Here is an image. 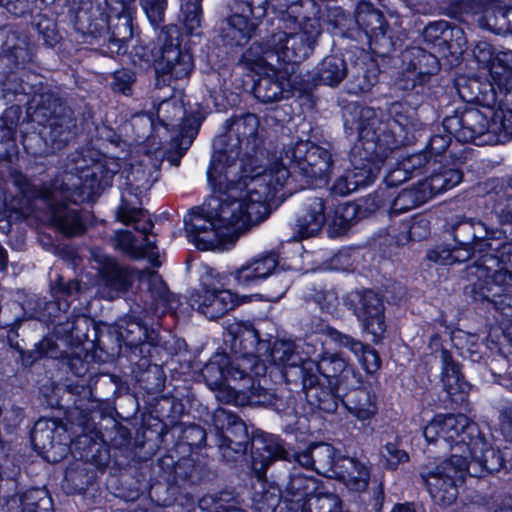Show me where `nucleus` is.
Returning a JSON list of instances; mask_svg holds the SVG:
<instances>
[{
	"label": "nucleus",
	"mask_w": 512,
	"mask_h": 512,
	"mask_svg": "<svg viewBox=\"0 0 512 512\" xmlns=\"http://www.w3.org/2000/svg\"><path fill=\"white\" fill-rule=\"evenodd\" d=\"M259 126L258 117L248 113L233 118L227 134L214 141L207 171L213 196L184 218L187 237L199 250L229 249L250 223L263 218L267 204L289 178L286 165L274 162L262 173L244 175L236 182L243 172L241 158L260 143Z\"/></svg>",
	"instance_id": "obj_1"
},
{
	"label": "nucleus",
	"mask_w": 512,
	"mask_h": 512,
	"mask_svg": "<svg viewBox=\"0 0 512 512\" xmlns=\"http://www.w3.org/2000/svg\"><path fill=\"white\" fill-rule=\"evenodd\" d=\"M423 435L428 443L451 450L449 459L422 472L430 495L439 504L450 505L455 501L456 483L466 474L480 477L484 472L500 471L505 465L500 451L464 415H438L424 427Z\"/></svg>",
	"instance_id": "obj_2"
},
{
	"label": "nucleus",
	"mask_w": 512,
	"mask_h": 512,
	"mask_svg": "<svg viewBox=\"0 0 512 512\" xmlns=\"http://www.w3.org/2000/svg\"><path fill=\"white\" fill-rule=\"evenodd\" d=\"M74 167L65 175V180L71 182L70 187L53 185L45 187L39 196L49 202L52 221L54 225L68 236L77 235L84 230L82 219L76 209L67 207L66 200H90L98 193L100 188L107 184L110 176L117 172V164L93 162L86 167L84 158L72 159Z\"/></svg>",
	"instance_id": "obj_3"
},
{
	"label": "nucleus",
	"mask_w": 512,
	"mask_h": 512,
	"mask_svg": "<svg viewBox=\"0 0 512 512\" xmlns=\"http://www.w3.org/2000/svg\"><path fill=\"white\" fill-rule=\"evenodd\" d=\"M319 33L316 21H309L297 32L279 31L274 33L265 45L255 44L254 46L263 48L261 53L263 59L278 64H297L310 55Z\"/></svg>",
	"instance_id": "obj_4"
},
{
	"label": "nucleus",
	"mask_w": 512,
	"mask_h": 512,
	"mask_svg": "<svg viewBox=\"0 0 512 512\" xmlns=\"http://www.w3.org/2000/svg\"><path fill=\"white\" fill-rule=\"evenodd\" d=\"M261 46H251L244 55L246 66L260 76L255 85V96L264 103L280 100L285 93H289L292 85L288 71L276 68L275 63L263 59Z\"/></svg>",
	"instance_id": "obj_5"
},
{
	"label": "nucleus",
	"mask_w": 512,
	"mask_h": 512,
	"mask_svg": "<svg viewBox=\"0 0 512 512\" xmlns=\"http://www.w3.org/2000/svg\"><path fill=\"white\" fill-rule=\"evenodd\" d=\"M468 280L472 283L475 300L495 301L505 287L512 283V273L496 256H479L467 268Z\"/></svg>",
	"instance_id": "obj_6"
},
{
	"label": "nucleus",
	"mask_w": 512,
	"mask_h": 512,
	"mask_svg": "<svg viewBox=\"0 0 512 512\" xmlns=\"http://www.w3.org/2000/svg\"><path fill=\"white\" fill-rule=\"evenodd\" d=\"M497 102L495 84H491V94L483 98L484 110L468 109L460 117L445 121V126L460 142H472L485 134H491V106Z\"/></svg>",
	"instance_id": "obj_7"
},
{
	"label": "nucleus",
	"mask_w": 512,
	"mask_h": 512,
	"mask_svg": "<svg viewBox=\"0 0 512 512\" xmlns=\"http://www.w3.org/2000/svg\"><path fill=\"white\" fill-rule=\"evenodd\" d=\"M345 304L352 309L364 332L372 335L373 341H379L385 331L384 305L372 291H354L346 296Z\"/></svg>",
	"instance_id": "obj_8"
},
{
	"label": "nucleus",
	"mask_w": 512,
	"mask_h": 512,
	"mask_svg": "<svg viewBox=\"0 0 512 512\" xmlns=\"http://www.w3.org/2000/svg\"><path fill=\"white\" fill-rule=\"evenodd\" d=\"M285 160L312 178L326 177L333 166L332 154L327 149L307 141H300L288 149Z\"/></svg>",
	"instance_id": "obj_9"
},
{
	"label": "nucleus",
	"mask_w": 512,
	"mask_h": 512,
	"mask_svg": "<svg viewBox=\"0 0 512 512\" xmlns=\"http://www.w3.org/2000/svg\"><path fill=\"white\" fill-rule=\"evenodd\" d=\"M309 375L320 374L332 389L348 388L360 383V375L348 360L340 353L323 351L313 366L308 370Z\"/></svg>",
	"instance_id": "obj_10"
},
{
	"label": "nucleus",
	"mask_w": 512,
	"mask_h": 512,
	"mask_svg": "<svg viewBox=\"0 0 512 512\" xmlns=\"http://www.w3.org/2000/svg\"><path fill=\"white\" fill-rule=\"evenodd\" d=\"M238 361L236 366L231 365L224 369L222 365L227 363L225 356L211 359L203 368L202 375L208 385L220 389L230 379H246L250 378V373L259 375L264 371V366L258 363L256 356L253 354L245 355Z\"/></svg>",
	"instance_id": "obj_11"
},
{
	"label": "nucleus",
	"mask_w": 512,
	"mask_h": 512,
	"mask_svg": "<svg viewBox=\"0 0 512 512\" xmlns=\"http://www.w3.org/2000/svg\"><path fill=\"white\" fill-rule=\"evenodd\" d=\"M240 304V299L232 291L216 284L204 285L191 296V306L209 319H216Z\"/></svg>",
	"instance_id": "obj_12"
},
{
	"label": "nucleus",
	"mask_w": 512,
	"mask_h": 512,
	"mask_svg": "<svg viewBox=\"0 0 512 512\" xmlns=\"http://www.w3.org/2000/svg\"><path fill=\"white\" fill-rule=\"evenodd\" d=\"M359 149L360 147L356 145L352 151L351 163L353 169L347 171L345 175L338 178L334 183L332 190L335 194L345 196L359 187L367 186L379 173L380 162L357 157V153L361 156V153L358 151Z\"/></svg>",
	"instance_id": "obj_13"
},
{
	"label": "nucleus",
	"mask_w": 512,
	"mask_h": 512,
	"mask_svg": "<svg viewBox=\"0 0 512 512\" xmlns=\"http://www.w3.org/2000/svg\"><path fill=\"white\" fill-rule=\"evenodd\" d=\"M497 102L491 106V134L496 141L504 142L512 137V91L509 81L502 82L493 74Z\"/></svg>",
	"instance_id": "obj_14"
},
{
	"label": "nucleus",
	"mask_w": 512,
	"mask_h": 512,
	"mask_svg": "<svg viewBox=\"0 0 512 512\" xmlns=\"http://www.w3.org/2000/svg\"><path fill=\"white\" fill-rule=\"evenodd\" d=\"M99 282L97 293L105 299L113 300L128 289L132 282L131 273L118 266L114 259L108 256H97Z\"/></svg>",
	"instance_id": "obj_15"
},
{
	"label": "nucleus",
	"mask_w": 512,
	"mask_h": 512,
	"mask_svg": "<svg viewBox=\"0 0 512 512\" xmlns=\"http://www.w3.org/2000/svg\"><path fill=\"white\" fill-rule=\"evenodd\" d=\"M241 14H234L228 20L226 36L236 45H242L251 37L256 27L255 21L265 17L267 0H250L244 4Z\"/></svg>",
	"instance_id": "obj_16"
},
{
	"label": "nucleus",
	"mask_w": 512,
	"mask_h": 512,
	"mask_svg": "<svg viewBox=\"0 0 512 512\" xmlns=\"http://www.w3.org/2000/svg\"><path fill=\"white\" fill-rule=\"evenodd\" d=\"M278 265V256L273 253L258 255L242 266L234 274L237 284L243 288H253L273 274Z\"/></svg>",
	"instance_id": "obj_17"
},
{
	"label": "nucleus",
	"mask_w": 512,
	"mask_h": 512,
	"mask_svg": "<svg viewBox=\"0 0 512 512\" xmlns=\"http://www.w3.org/2000/svg\"><path fill=\"white\" fill-rule=\"evenodd\" d=\"M496 233L495 229H489L481 221L465 220L455 227L454 239L459 242L461 249H467L470 256H475L476 253H484L486 242L493 239Z\"/></svg>",
	"instance_id": "obj_18"
},
{
	"label": "nucleus",
	"mask_w": 512,
	"mask_h": 512,
	"mask_svg": "<svg viewBox=\"0 0 512 512\" xmlns=\"http://www.w3.org/2000/svg\"><path fill=\"white\" fill-rule=\"evenodd\" d=\"M296 345L289 340H277L270 353L271 361L276 365L296 367L301 365L302 380L304 387H313L318 383L319 377L316 374L309 375L308 370L313 366V361L302 358Z\"/></svg>",
	"instance_id": "obj_19"
},
{
	"label": "nucleus",
	"mask_w": 512,
	"mask_h": 512,
	"mask_svg": "<svg viewBox=\"0 0 512 512\" xmlns=\"http://www.w3.org/2000/svg\"><path fill=\"white\" fill-rule=\"evenodd\" d=\"M335 478H338L351 491H364L370 479V469L365 461L354 457H341L338 460V466Z\"/></svg>",
	"instance_id": "obj_20"
},
{
	"label": "nucleus",
	"mask_w": 512,
	"mask_h": 512,
	"mask_svg": "<svg viewBox=\"0 0 512 512\" xmlns=\"http://www.w3.org/2000/svg\"><path fill=\"white\" fill-rule=\"evenodd\" d=\"M327 334L333 342L348 348L357 357L366 373L374 374L380 369L381 359L374 349L332 328L327 329Z\"/></svg>",
	"instance_id": "obj_21"
},
{
	"label": "nucleus",
	"mask_w": 512,
	"mask_h": 512,
	"mask_svg": "<svg viewBox=\"0 0 512 512\" xmlns=\"http://www.w3.org/2000/svg\"><path fill=\"white\" fill-rule=\"evenodd\" d=\"M326 221H329V216H326L323 200L311 198L302 205L296 218V227L301 238H306L316 235Z\"/></svg>",
	"instance_id": "obj_22"
},
{
	"label": "nucleus",
	"mask_w": 512,
	"mask_h": 512,
	"mask_svg": "<svg viewBox=\"0 0 512 512\" xmlns=\"http://www.w3.org/2000/svg\"><path fill=\"white\" fill-rule=\"evenodd\" d=\"M319 490L318 481L302 474H293L285 486L282 497L291 504L290 509L306 510V502L310 495Z\"/></svg>",
	"instance_id": "obj_23"
},
{
	"label": "nucleus",
	"mask_w": 512,
	"mask_h": 512,
	"mask_svg": "<svg viewBox=\"0 0 512 512\" xmlns=\"http://www.w3.org/2000/svg\"><path fill=\"white\" fill-rule=\"evenodd\" d=\"M253 446L256 451L253 455V465L261 472H264L276 459L291 461L290 454L283 448L279 439L273 435L256 438L253 441Z\"/></svg>",
	"instance_id": "obj_24"
},
{
	"label": "nucleus",
	"mask_w": 512,
	"mask_h": 512,
	"mask_svg": "<svg viewBox=\"0 0 512 512\" xmlns=\"http://www.w3.org/2000/svg\"><path fill=\"white\" fill-rule=\"evenodd\" d=\"M348 412L359 421L371 419L377 413V397L366 388L350 391L344 400Z\"/></svg>",
	"instance_id": "obj_25"
},
{
	"label": "nucleus",
	"mask_w": 512,
	"mask_h": 512,
	"mask_svg": "<svg viewBox=\"0 0 512 512\" xmlns=\"http://www.w3.org/2000/svg\"><path fill=\"white\" fill-rule=\"evenodd\" d=\"M162 70L177 79L187 77L193 69V58L188 51H182L177 46H167L162 50Z\"/></svg>",
	"instance_id": "obj_26"
},
{
	"label": "nucleus",
	"mask_w": 512,
	"mask_h": 512,
	"mask_svg": "<svg viewBox=\"0 0 512 512\" xmlns=\"http://www.w3.org/2000/svg\"><path fill=\"white\" fill-rule=\"evenodd\" d=\"M65 429L61 425H57L55 421L40 420L36 423L32 433L31 440L35 447L49 451V449L57 448L60 455L67 452L66 443L55 442V434L64 433Z\"/></svg>",
	"instance_id": "obj_27"
},
{
	"label": "nucleus",
	"mask_w": 512,
	"mask_h": 512,
	"mask_svg": "<svg viewBox=\"0 0 512 512\" xmlns=\"http://www.w3.org/2000/svg\"><path fill=\"white\" fill-rule=\"evenodd\" d=\"M147 164L133 165L126 176L127 185L130 186L129 192L135 196L142 194L150 189L157 179V163L150 156Z\"/></svg>",
	"instance_id": "obj_28"
},
{
	"label": "nucleus",
	"mask_w": 512,
	"mask_h": 512,
	"mask_svg": "<svg viewBox=\"0 0 512 512\" xmlns=\"http://www.w3.org/2000/svg\"><path fill=\"white\" fill-rule=\"evenodd\" d=\"M463 178L460 170L455 168H443L440 172L432 174L421 181L423 189L428 192V199L438 193H442L457 186Z\"/></svg>",
	"instance_id": "obj_29"
},
{
	"label": "nucleus",
	"mask_w": 512,
	"mask_h": 512,
	"mask_svg": "<svg viewBox=\"0 0 512 512\" xmlns=\"http://www.w3.org/2000/svg\"><path fill=\"white\" fill-rule=\"evenodd\" d=\"M341 457L336 455V450L330 444H315L312 468L319 474L334 477Z\"/></svg>",
	"instance_id": "obj_30"
},
{
	"label": "nucleus",
	"mask_w": 512,
	"mask_h": 512,
	"mask_svg": "<svg viewBox=\"0 0 512 512\" xmlns=\"http://www.w3.org/2000/svg\"><path fill=\"white\" fill-rule=\"evenodd\" d=\"M427 194L421 182L412 188L403 189L392 202L391 214L398 215L422 205L429 200Z\"/></svg>",
	"instance_id": "obj_31"
},
{
	"label": "nucleus",
	"mask_w": 512,
	"mask_h": 512,
	"mask_svg": "<svg viewBox=\"0 0 512 512\" xmlns=\"http://www.w3.org/2000/svg\"><path fill=\"white\" fill-rule=\"evenodd\" d=\"M442 361L443 371L441 380L444 389L451 395L465 392L468 385L463 380L458 364L451 359L447 351L442 352Z\"/></svg>",
	"instance_id": "obj_32"
},
{
	"label": "nucleus",
	"mask_w": 512,
	"mask_h": 512,
	"mask_svg": "<svg viewBox=\"0 0 512 512\" xmlns=\"http://www.w3.org/2000/svg\"><path fill=\"white\" fill-rule=\"evenodd\" d=\"M403 61H409L408 70L420 77L429 75L437 70L436 58L418 48H412L403 53Z\"/></svg>",
	"instance_id": "obj_33"
},
{
	"label": "nucleus",
	"mask_w": 512,
	"mask_h": 512,
	"mask_svg": "<svg viewBox=\"0 0 512 512\" xmlns=\"http://www.w3.org/2000/svg\"><path fill=\"white\" fill-rule=\"evenodd\" d=\"M357 21L364 28L371 43L386 41V27L382 13L372 10L365 14H360Z\"/></svg>",
	"instance_id": "obj_34"
},
{
	"label": "nucleus",
	"mask_w": 512,
	"mask_h": 512,
	"mask_svg": "<svg viewBox=\"0 0 512 512\" xmlns=\"http://www.w3.org/2000/svg\"><path fill=\"white\" fill-rule=\"evenodd\" d=\"M318 75L324 84L337 85L346 76L345 62L336 56L326 57L319 65Z\"/></svg>",
	"instance_id": "obj_35"
},
{
	"label": "nucleus",
	"mask_w": 512,
	"mask_h": 512,
	"mask_svg": "<svg viewBox=\"0 0 512 512\" xmlns=\"http://www.w3.org/2000/svg\"><path fill=\"white\" fill-rule=\"evenodd\" d=\"M117 217L124 224L135 223V229L143 234H147L152 228V223L147 220V215L142 209L130 207L124 201L118 209Z\"/></svg>",
	"instance_id": "obj_36"
},
{
	"label": "nucleus",
	"mask_w": 512,
	"mask_h": 512,
	"mask_svg": "<svg viewBox=\"0 0 512 512\" xmlns=\"http://www.w3.org/2000/svg\"><path fill=\"white\" fill-rule=\"evenodd\" d=\"M215 418L216 422L220 424L221 429L227 433V438L229 435L235 436L239 440L246 438V426L236 415L226 410H219Z\"/></svg>",
	"instance_id": "obj_37"
},
{
	"label": "nucleus",
	"mask_w": 512,
	"mask_h": 512,
	"mask_svg": "<svg viewBox=\"0 0 512 512\" xmlns=\"http://www.w3.org/2000/svg\"><path fill=\"white\" fill-rule=\"evenodd\" d=\"M427 257L430 261L441 265H452L454 263L463 262L471 256L467 249L455 248L449 250L445 248H437L428 252Z\"/></svg>",
	"instance_id": "obj_38"
},
{
	"label": "nucleus",
	"mask_w": 512,
	"mask_h": 512,
	"mask_svg": "<svg viewBox=\"0 0 512 512\" xmlns=\"http://www.w3.org/2000/svg\"><path fill=\"white\" fill-rule=\"evenodd\" d=\"M141 283L146 285L152 298L157 304H167L169 301V293L167 287L161 277L155 272L142 274Z\"/></svg>",
	"instance_id": "obj_39"
},
{
	"label": "nucleus",
	"mask_w": 512,
	"mask_h": 512,
	"mask_svg": "<svg viewBox=\"0 0 512 512\" xmlns=\"http://www.w3.org/2000/svg\"><path fill=\"white\" fill-rule=\"evenodd\" d=\"M181 12L185 28L190 34H197L201 24L200 0H181Z\"/></svg>",
	"instance_id": "obj_40"
},
{
	"label": "nucleus",
	"mask_w": 512,
	"mask_h": 512,
	"mask_svg": "<svg viewBox=\"0 0 512 512\" xmlns=\"http://www.w3.org/2000/svg\"><path fill=\"white\" fill-rule=\"evenodd\" d=\"M337 504V496L331 493H322L317 490L308 498L306 510H301V512H331Z\"/></svg>",
	"instance_id": "obj_41"
},
{
	"label": "nucleus",
	"mask_w": 512,
	"mask_h": 512,
	"mask_svg": "<svg viewBox=\"0 0 512 512\" xmlns=\"http://www.w3.org/2000/svg\"><path fill=\"white\" fill-rule=\"evenodd\" d=\"M497 233L495 237L488 240L485 244V251L490 250L493 253L487 252L480 256H496L501 263H505L512 256V240H501L502 232L495 230Z\"/></svg>",
	"instance_id": "obj_42"
},
{
	"label": "nucleus",
	"mask_w": 512,
	"mask_h": 512,
	"mask_svg": "<svg viewBox=\"0 0 512 512\" xmlns=\"http://www.w3.org/2000/svg\"><path fill=\"white\" fill-rule=\"evenodd\" d=\"M186 110L180 101L166 100L160 104L158 118L164 125H169L171 121L183 119Z\"/></svg>",
	"instance_id": "obj_43"
},
{
	"label": "nucleus",
	"mask_w": 512,
	"mask_h": 512,
	"mask_svg": "<svg viewBox=\"0 0 512 512\" xmlns=\"http://www.w3.org/2000/svg\"><path fill=\"white\" fill-rule=\"evenodd\" d=\"M359 116L357 129L359 130L360 138L369 141V134L372 131L371 141H373L374 128L378 123L376 111L373 108L363 107L359 111Z\"/></svg>",
	"instance_id": "obj_44"
},
{
	"label": "nucleus",
	"mask_w": 512,
	"mask_h": 512,
	"mask_svg": "<svg viewBox=\"0 0 512 512\" xmlns=\"http://www.w3.org/2000/svg\"><path fill=\"white\" fill-rule=\"evenodd\" d=\"M356 210V206L353 204L345 203L338 205L330 224L340 231L346 230L355 218Z\"/></svg>",
	"instance_id": "obj_45"
},
{
	"label": "nucleus",
	"mask_w": 512,
	"mask_h": 512,
	"mask_svg": "<svg viewBox=\"0 0 512 512\" xmlns=\"http://www.w3.org/2000/svg\"><path fill=\"white\" fill-rule=\"evenodd\" d=\"M141 5L149 19V22L154 27L163 22L166 0H141Z\"/></svg>",
	"instance_id": "obj_46"
},
{
	"label": "nucleus",
	"mask_w": 512,
	"mask_h": 512,
	"mask_svg": "<svg viewBox=\"0 0 512 512\" xmlns=\"http://www.w3.org/2000/svg\"><path fill=\"white\" fill-rule=\"evenodd\" d=\"M383 456L386 459L387 465L391 469H395L401 463L407 462L409 457L408 454L398 449L394 443H387L384 447Z\"/></svg>",
	"instance_id": "obj_47"
},
{
	"label": "nucleus",
	"mask_w": 512,
	"mask_h": 512,
	"mask_svg": "<svg viewBox=\"0 0 512 512\" xmlns=\"http://www.w3.org/2000/svg\"><path fill=\"white\" fill-rule=\"evenodd\" d=\"M496 217L501 224L512 225V197L500 198L494 208Z\"/></svg>",
	"instance_id": "obj_48"
},
{
	"label": "nucleus",
	"mask_w": 512,
	"mask_h": 512,
	"mask_svg": "<svg viewBox=\"0 0 512 512\" xmlns=\"http://www.w3.org/2000/svg\"><path fill=\"white\" fill-rule=\"evenodd\" d=\"M429 230L428 220L423 216H416L409 226L408 235L411 240H421L429 234Z\"/></svg>",
	"instance_id": "obj_49"
},
{
	"label": "nucleus",
	"mask_w": 512,
	"mask_h": 512,
	"mask_svg": "<svg viewBox=\"0 0 512 512\" xmlns=\"http://www.w3.org/2000/svg\"><path fill=\"white\" fill-rule=\"evenodd\" d=\"M117 245L123 252L127 253L131 257L138 258L140 255L138 252V246L134 244L133 237L130 232H119L117 234Z\"/></svg>",
	"instance_id": "obj_50"
},
{
	"label": "nucleus",
	"mask_w": 512,
	"mask_h": 512,
	"mask_svg": "<svg viewBox=\"0 0 512 512\" xmlns=\"http://www.w3.org/2000/svg\"><path fill=\"white\" fill-rule=\"evenodd\" d=\"M429 162L427 153H419L404 159L401 165L409 172L410 170L420 169L422 166L429 164Z\"/></svg>",
	"instance_id": "obj_51"
},
{
	"label": "nucleus",
	"mask_w": 512,
	"mask_h": 512,
	"mask_svg": "<svg viewBox=\"0 0 512 512\" xmlns=\"http://www.w3.org/2000/svg\"><path fill=\"white\" fill-rule=\"evenodd\" d=\"M409 172L400 164V167L389 171L385 177L388 186H396L408 179Z\"/></svg>",
	"instance_id": "obj_52"
},
{
	"label": "nucleus",
	"mask_w": 512,
	"mask_h": 512,
	"mask_svg": "<svg viewBox=\"0 0 512 512\" xmlns=\"http://www.w3.org/2000/svg\"><path fill=\"white\" fill-rule=\"evenodd\" d=\"M226 329H227L228 333L231 334L235 338V340L238 337L244 338V339L256 338V335L253 330L244 328L237 321H234L233 323L228 324Z\"/></svg>",
	"instance_id": "obj_53"
},
{
	"label": "nucleus",
	"mask_w": 512,
	"mask_h": 512,
	"mask_svg": "<svg viewBox=\"0 0 512 512\" xmlns=\"http://www.w3.org/2000/svg\"><path fill=\"white\" fill-rule=\"evenodd\" d=\"M313 455H314V445L301 453L293 455V458L300 465L307 467V468H312L313 467Z\"/></svg>",
	"instance_id": "obj_54"
},
{
	"label": "nucleus",
	"mask_w": 512,
	"mask_h": 512,
	"mask_svg": "<svg viewBox=\"0 0 512 512\" xmlns=\"http://www.w3.org/2000/svg\"><path fill=\"white\" fill-rule=\"evenodd\" d=\"M448 147V140L440 135H435L430 140V150L434 154H440Z\"/></svg>",
	"instance_id": "obj_55"
},
{
	"label": "nucleus",
	"mask_w": 512,
	"mask_h": 512,
	"mask_svg": "<svg viewBox=\"0 0 512 512\" xmlns=\"http://www.w3.org/2000/svg\"><path fill=\"white\" fill-rule=\"evenodd\" d=\"M501 427H502L503 433L512 442V408L509 409V411L505 412L502 415Z\"/></svg>",
	"instance_id": "obj_56"
},
{
	"label": "nucleus",
	"mask_w": 512,
	"mask_h": 512,
	"mask_svg": "<svg viewBox=\"0 0 512 512\" xmlns=\"http://www.w3.org/2000/svg\"><path fill=\"white\" fill-rule=\"evenodd\" d=\"M478 54L474 51L480 62H488L492 56L490 46L487 43H481L477 46Z\"/></svg>",
	"instance_id": "obj_57"
},
{
	"label": "nucleus",
	"mask_w": 512,
	"mask_h": 512,
	"mask_svg": "<svg viewBox=\"0 0 512 512\" xmlns=\"http://www.w3.org/2000/svg\"><path fill=\"white\" fill-rule=\"evenodd\" d=\"M503 74L497 72L495 70V67L493 66L492 67V70H491V78H492V82H490V84L488 85L489 86V91H485L483 96H485L486 94L490 95L491 94V84L494 82L493 80V72H494V75L497 79H500L502 80L503 83H505L506 81H508V75H510V71L507 69V68H503ZM484 98V97H482ZM476 100L477 101H480V98L479 97H476ZM481 101L483 102V99H481Z\"/></svg>",
	"instance_id": "obj_58"
},
{
	"label": "nucleus",
	"mask_w": 512,
	"mask_h": 512,
	"mask_svg": "<svg viewBox=\"0 0 512 512\" xmlns=\"http://www.w3.org/2000/svg\"><path fill=\"white\" fill-rule=\"evenodd\" d=\"M503 74L497 72L495 70V67L493 66L492 67V70H491V78H492V82H490V84L488 85L489 86V91H485L483 96H485L486 94L490 95L491 94V84L494 82L493 80V72H494V75L497 79H500L502 80L503 83H505L506 81H508V75H510V71L507 69V68H503ZM484 98V97H482ZM476 100L477 101H480V98L479 97H476ZM481 101L483 102V99H481Z\"/></svg>",
	"instance_id": "obj_59"
},
{
	"label": "nucleus",
	"mask_w": 512,
	"mask_h": 512,
	"mask_svg": "<svg viewBox=\"0 0 512 512\" xmlns=\"http://www.w3.org/2000/svg\"><path fill=\"white\" fill-rule=\"evenodd\" d=\"M155 244L149 238L145 239V244L142 247L138 246V252L140 253L139 257H153Z\"/></svg>",
	"instance_id": "obj_60"
},
{
	"label": "nucleus",
	"mask_w": 512,
	"mask_h": 512,
	"mask_svg": "<svg viewBox=\"0 0 512 512\" xmlns=\"http://www.w3.org/2000/svg\"><path fill=\"white\" fill-rule=\"evenodd\" d=\"M325 300L327 301V303L324 304L322 306V308L327 310L330 313H333L336 310V306H337V302H338L335 293L327 292L325 294Z\"/></svg>",
	"instance_id": "obj_61"
},
{
	"label": "nucleus",
	"mask_w": 512,
	"mask_h": 512,
	"mask_svg": "<svg viewBox=\"0 0 512 512\" xmlns=\"http://www.w3.org/2000/svg\"><path fill=\"white\" fill-rule=\"evenodd\" d=\"M226 401L228 403H234L236 405H241L243 404V402L239 399V395H238V392L236 391V389L232 388L229 392H228V397L226 399Z\"/></svg>",
	"instance_id": "obj_62"
},
{
	"label": "nucleus",
	"mask_w": 512,
	"mask_h": 512,
	"mask_svg": "<svg viewBox=\"0 0 512 512\" xmlns=\"http://www.w3.org/2000/svg\"><path fill=\"white\" fill-rule=\"evenodd\" d=\"M268 501H269L268 508L265 509V510H262V508H259V510H261L262 512H272L276 508L278 503H279V496L278 495H271L269 497Z\"/></svg>",
	"instance_id": "obj_63"
},
{
	"label": "nucleus",
	"mask_w": 512,
	"mask_h": 512,
	"mask_svg": "<svg viewBox=\"0 0 512 512\" xmlns=\"http://www.w3.org/2000/svg\"><path fill=\"white\" fill-rule=\"evenodd\" d=\"M391 512H415V510L410 504H398Z\"/></svg>",
	"instance_id": "obj_64"
}]
</instances>
